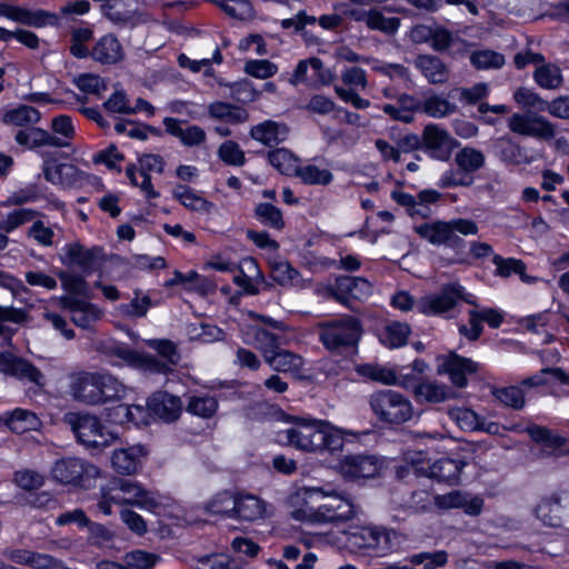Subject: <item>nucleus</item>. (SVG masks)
Here are the masks:
<instances>
[{
  "label": "nucleus",
  "mask_w": 569,
  "mask_h": 569,
  "mask_svg": "<svg viewBox=\"0 0 569 569\" xmlns=\"http://www.w3.org/2000/svg\"><path fill=\"white\" fill-rule=\"evenodd\" d=\"M91 58L101 64H116L124 59L122 46L113 33L102 36L91 50Z\"/></svg>",
  "instance_id": "obj_27"
},
{
  "label": "nucleus",
  "mask_w": 569,
  "mask_h": 569,
  "mask_svg": "<svg viewBox=\"0 0 569 569\" xmlns=\"http://www.w3.org/2000/svg\"><path fill=\"white\" fill-rule=\"evenodd\" d=\"M455 161L463 174L470 176L483 167L485 156L478 149L465 147L457 152Z\"/></svg>",
  "instance_id": "obj_45"
},
{
  "label": "nucleus",
  "mask_w": 569,
  "mask_h": 569,
  "mask_svg": "<svg viewBox=\"0 0 569 569\" xmlns=\"http://www.w3.org/2000/svg\"><path fill=\"white\" fill-rule=\"evenodd\" d=\"M11 377H14L19 380H26L39 387L44 386L43 373L30 361L20 357H17Z\"/></svg>",
  "instance_id": "obj_52"
},
{
  "label": "nucleus",
  "mask_w": 569,
  "mask_h": 569,
  "mask_svg": "<svg viewBox=\"0 0 569 569\" xmlns=\"http://www.w3.org/2000/svg\"><path fill=\"white\" fill-rule=\"evenodd\" d=\"M244 72L257 79H268L278 72V67L267 59H250L244 64Z\"/></svg>",
  "instance_id": "obj_62"
},
{
  "label": "nucleus",
  "mask_w": 569,
  "mask_h": 569,
  "mask_svg": "<svg viewBox=\"0 0 569 569\" xmlns=\"http://www.w3.org/2000/svg\"><path fill=\"white\" fill-rule=\"evenodd\" d=\"M368 402L373 416L383 425L400 426L410 421L415 415L411 400L392 389L375 391Z\"/></svg>",
  "instance_id": "obj_2"
},
{
  "label": "nucleus",
  "mask_w": 569,
  "mask_h": 569,
  "mask_svg": "<svg viewBox=\"0 0 569 569\" xmlns=\"http://www.w3.org/2000/svg\"><path fill=\"white\" fill-rule=\"evenodd\" d=\"M328 291L331 298L355 310L351 299L362 300L369 297L371 284L365 278L341 276L336 279L335 284Z\"/></svg>",
  "instance_id": "obj_15"
},
{
  "label": "nucleus",
  "mask_w": 569,
  "mask_h": 569,
  "mask_svg": "<svg viewBox=\"0 0 569 569\" xmlns=\"http://www.w3.org/2000/svg\"><path fill=\"white\" fill-rule=\"evenodd\" d=\"M12 39L32 50L38 49L40 44V39L33 31L20 28L11 31L0 26V41L9 42Z\"/></svg>",
  "instance_id": "obj_56"
},
{
  "label": "nucleus",
  "mask_w": 569,
  "mask_h": 569,
  "mask_svg": "<svg viewBox=\"0 0 569 569\" xmlns=\"http://www.w3.org/2000/svg\"><path fill=\"white\" fill-rule=\"evenodd\" d=\"M217 154L218 158L227 166L242 167L247 162L244 151L234 140H226L221 142Z\"/></svg>",
  "instance_id": "obj_48"
},
{
  "label": "nucleus",
  "mask_w": 569,
  "mask_h": 569,
  "mask_svg": "<svg viewBox=\"0 0 569 569\" xmlns=\"http://www.w3.org/2000/svg\"><path fill=\"white\" fill-rule=\"evenodd\" d=\"M14 139L19 146L30 150L43 146H51L56 148H66L70 146V142L66 139L59 138L56 136V133H50L49 131L39 127L21 129L16 133Z\"/></svg>",
  "instance_id": "obj_21"
},
{
  "label": "nucleus",
  "mask_w": 569,
  "mask_h": 569,
  "mask_svg": "<svg viewBox=\"0 0 569 569\" xmlns=\"http://www.w3.org/2000/svg\"><path fill=\"white\" fill-rule=\"evenodd\" d=\"M536 83L543 89H555L561 81V74L557 67L541 64L533 72Z\"/></svg>",
  "instance_id": "obj_60"
},
{
  "label": "nucleus",
  "mask_w": 569,
  "mask_h": 569,
  "mask_svg": "<svg viewBox=\"0 0 569 569\" xmlns=\"http://www.w3.org/2000/svg\"><path fill=\"white\" fill-rule=\"evenodd\" d=\"M248 342L261 353L264 361L280 348L279 337L260 327L251 329V338Z\"/></svg>",
  "instance_id": "obj_41"
},
{
  "label": "nucleus",
  "mask_w": 569,
  "mask_h": 569,
  "mask_svg": "<svg viewBox=\"0 0 569 569\" xmlns=\"http://www.w3.org/2000/svg\"><path fill=\"white\" fill-rule=\"evenodd\" d=\"M100 405L119 400L124 397L127 388L117 378L108 373H99Z\"/></svg>",
  "instance_id": "obj_46"
},
{
  "label": "nucleus",
  "mask_w": 569,
  "mask_h": 569,
  "mask_svg": "<svg viewBox=\"0 0 569 569\" xmlns=\"http://www.w3.org/2000/svg\"><path fill=\"white\" fill-rule=\"evenodd\" d=\"M457 111V106L448 99L432 94L425 99L421 104V112L431 118H443Z\"/></svg>",
  "instance_id": "obj_47"
},
{
  "label": "nucleus",
  "mask_w": 569,
  "mask_h": 569,
  "mask_svg": "<svg viewBox=\"0 0 569 569\" xmlns=\"http://www.w3.org/2000/svg\"><path fill=\"white\" fill-rule=\"evenodd\" d=\"M347 541L353 548L371 549L381 557L399 547L397 532L371 526L351 529L347 532Z\"/></svg>",
  "instance_id": "obj_5"
},
{
  "label": "nucleus",
  "mask_w": 569,
  "mask_h": 569,
  "mask_svg": "<svg viewBox=\"0 0 569 569\" xmlns=\"http://www.w3.org/2000/svg\"><path fill=\"white\" fill-rule=\"evenodd\" d=\"M361 335V322L352 316H343L319 326L320 341L329 351L337 353L355 348Z\"/></svg>",
  "instance_id": "obj_3"
},
{
  "label": "nucleus",
  "mask_w": 569,
  "mask_h": 569,
  "mask_svg": "<svg viewBox=\"0 0 569 569\" xmlns=\"http://www.w3.org/2000/svg\"><path fill=\"white\" fill-rule=\"evenodd\" d=\"M513 99L516 103L522 108L535 109L537 111H546L548 108V101L526 87L518 88L513 93Z\"/></svg>",
  "instance_id": "obj_59"
},
{
  "label": "nucleus",
  "mask_w": 569,
  "mask_h": 569,
  "mask_svg": "<svg viewBox=\"0 0 569 569\" xmlns=\"http://www.w3.org/2000/svg\"><path fill=\"white\" fill-rule=\"evenodd\" d=\"M256 218L264 226L281 230L284 227L282 211L272 203L261 202L254 208Z\"/></svg>",
  "instance_id": "obj_49"
},
{
  "label": "nucleus",
  "mask_w": 569,
  "mask_h": 569,
  "mask_svg": "<svg viewBox=\"0 0 569 569\" xmlns=\"http://www.w3.org/2000/svg\"><path fill=\"white\" fill-rule=\"evenodd\" d=\"M470 62L477 70L499 69L505 64V56L490 49L476 50L470 56Z\"/></svg>",
  "instance_id": "obj_51"
},
{
  "label": "nucleus",
  "mask_w": 569,
  "mask_h": 569,
  "mask_svg": "<svg viewBox=\"0 0 569 569\" xmlns=\"http://www.w3.org/2000/svg\"><path fill=\"white\" fill-rule=\"evenodd\" d=\"M182 286L188 291H193L199 296H209L216 291V282L204 276L199 274L194 270L182 273L179 270L173 271V277L166 281L164 287L171 288L173 286Z\"/></svg>",
  "instance_id": "obj_22"
},
{
  "label": "nucleus",
  "mask_w": 569,
  "mask_h": 569,
  "mask_svg": "<svg viewBox=\"0 0 569 569\" xmlns=\"http://www.w3.org/2000/svg\"><path fill=\"white\" fill-rule=\"evenodd\" d=\"M416 232L433 246L445 244L451 249H463L466 241L459 234H477L478 226L471 219L457 218L450 221L423 222L416 227Z\"/></svg>",
  "instance_id": "obj_1"
},
{
  "label": "nucleus",
  "mask_w": 569,
  "mask_h": 569,
  "mask_svg": "<svg viewBox=\"0 0 569 569\" xmlns=\"http://www.w3.org/2000/svg\"><path fill=\"white\" fill-rule=\"evenodd\" d=\"M459 300L476 305L465 295L463 288L459 283H448L441 288L439 293L422 297L417 302V308L425 315H441L453 309Z\"/></svg>",
  "instance_id": "obj_9"
},
{
  "label": "nucleus",
  "mask_w": 569,
  "mask_h": 569,
  "mask_svg": "<svg viewBox=\"0 0 569 569\" xmlns=\"http://www.w3.org/2000/svg\"><path fill=\"white\" fill-rule=\"evenodd\" d=\"M382 462L370 455H348L339 463L340 475L348 480L375 478L380 473Z\"/></svg>",
  "instance_id": "obj_16"
},
{
  "label": "nucleus",
  "mask_w": 569,
  "mask_h": 569,
  "mask_svg": "<svg viewBox=\"0 0 569 569\" xmlns=\"http://www.w3.org/2000/svg\"><path fill=\"white\" fill-rule=\"evenodd\" d=\"M103 109L109 113L134 114L129 103V97L123 89L114 90L102 103Z\"/></svg>",
  "instance_id": "obj_61"
},
{
  "label": "nucleus",
  "mask_w": 569,
  "mask_h": 569,
  "mask_svg": "<svg viewBox=\"0 0 569 569\" xmlns=\"http://www.w3.org/2000/svg\"><path fill=\"white\" fill-rule=\"evenodd\" d=\"M61 259L72 271L87 276L93 272H109L108 263L119 261L120 257L111 254L107 259L101 251H67Z\"/></svg>",
  "instance_id": "obj_14"
},
{
  "label": "nucleus",
  "mask_w": 569,
  "mask_h": 569,
  "mask_svg": "<svg viewBox=\"0 0 569 569\" xmlns=\"http://www.w3.org/2000/svg\"><path fill=\"white\" fill-rule=\"evenodd\" d=\"M39 212L34 209L20 208L9 212L7 217L0 222V229L6 232H11L21 224L30 222L36 218Z\"/></svg>",
  "instance_id": "obj_58"
},
{
  "label": "nucleus",
  "mask_w": 569,
  "mask_h": 569,
  "mask_svg": "<svg viewBox=\"0 0 569 569\" xmlns=\"http://www.w3.org/2000/svg\"><path fill=\"white\" fill-rule=\"evenodd\" d=\"M410 327L402 322H391L385 327L381 342L390 348H399L407 343Z\"/></svg>",
  "instance_id": "obj_50"
},
{
  "label": "nucleus",
  "mask_w": 569,
  "mask_h": 569,
  "mask_svg": "<svg viewBox=\"0 0 569 569\" xmlns=\"http://www.w3.org/2000/svg\"><path fill=\"white\" fill-rule=\"evenodd\" d=\"M217 6L228 17L244 21L250 20L254 16V9L249 0H206Z\"/></svg>",
  "instance_id": "obj_40"
},
{
  "label": "nucleus",
  "mask_w": 569,
  "mask_h": 569,
  "mask_svg": "<svg viewBox=\"0 0 569 569\" xmlns=\"http://www.w3.org/2000/svg\"><path fill=\"white\" fill-rule=\"evenodd\" d=\"M293 177L308 186H328L333 181V174L328 169H320L316 164L298 166Z\"/></svg>",
  "instance_id": "obj_44"
},
{
  "label": "nucleus",
  "mask_w": 569,
  "mask_h": 569,
  "mask_svg": "<svg viewBox=\"0 0 569 569\" xmlns=\"http://www.w3.org/2000/svg\"><path fill=\"white\" fill-rule=\"evenodd\" d=\"M268 163L273 167L279 173L293 177L299 164L300 159L287 148L274 147L266 152Z\"/></svg>",
  "instance_id": "obj_37"
},
{
  "label": "nucleus",
  "mask_w": 569,
  "mask_h": 569,
  "mask_svg": "<svg viewBox=\"0 0 569 569\" xmlns=\"http://www.w3.org/2000/svg\"><path fill=\"white\" fill-rule=\"evenodd\" d=\"M493 396L498 401L513 409H521L525 406L523 392L516 386L496 389Z\"/></svg>",
  "instance_id": "obj_64"
},
{
  "label": "nucleus",
  "mask_w": 569,
  "mask_h": 569,
  "mask_svg": "<svg viewBox=\"0 0 569 569\" xmlns=\"http://www.w3.org/2000/svg\"><path fill=\"white\" fill-rule=\"evenodd\" d=\"M218 402L213 397L190 398L187 411L201 418H210L217 411Z\"/></svg>",
  "instance_id": "obj_63"
},
{
  "label": "nucleus",
  "mask_w": 569,
  "mask_h": 569,
  "mask_svg": "<svg viewBox=\"0 0 569 569\" xmlns=\"http://www.w3.org/2000/svg\"><path fill=\"white\" fill-rule=\"evenodd\" d=\"M147 405L150 412L164 422L176 421L182 411L180 398L166 391L154 392Z\"/></svg>",
  "instance_id": "obj_19"
},
{
  "label": "nucleus",
  "mask_w": 569,
  "mask_h": 569,
  "mask_svg": "<svg viewBox=\"0 0 569 569\" xmlns=\"http://www.w3.org/2000/svg\"><path fill=\"white\" fill-rule=\"evenodd\" d=\"M40 111L28 104H20L17 108L8 109L2 114V122L6 124H13L23 127L27 124H34L40 120Z\"/></svg>",
  "instance_id": "obj_42"
},
{
  "label": "nucleus",
  "mask_w": 569,
  "mask_h": 569,
  "mask_svg": "<svg viewBox=\"0 0 569 569\" xmlns=\"http://www.w3.org/2000/svg\"><path fill=\"white\" fill-rule=\"evenodd\" d=\"M466 465L467 462L462 459L443 457L435 461L429 467L428 476L439 482L455 486L458 485L461 470L466 467Z\"/></svg>",
  "instance_id": "obj_29"
},
{
  "label": "nucleus",
  "mask_w": 569,
  "mask_h": 569,
  "mask_svg": "<svg viewBox=\"0 0 569 569\" xmlns=\"http://www.w3.org/2000/svg\"><path fill=\"white\" fill-rule=\"evenodd\" d=\"M289 131L287 123L267 119L251 126L249 136L252 140L272 149L288 139Z\"/></svg>",
  "instance_id": "obj_18"
},
{
  "label": "nucleus",
  "mask_w": 569,
  "mask_h": 569,
  "mask_svg": "<svg viewBox=\"0 0 569 569\" xmlns=\"http://www.w3.org/2000/svg\"><path fill=\"white\" fill-rule=\"evenodd\" d=\"M62 306L71 313L72 322L83 329L90 328L103 315L96 305L73 297L62 298Z\"/></svg>",
  "instance_id": "obj_20"
},
{
  "label": "nucleus",
  "mask_w": 569,
  "mask_h": 569,
  "mask_svg": "<svg viewBox=\"0 0 569 569\" xmlns=\"http://www.w3.org/2000/svg\"><path fill=\"white\" fill-rule=\"evenodd\" d=\"M237 507L236 497L228 492L222 491L216 495L207 505L206 510L224 517H234V508Z\"/></svg>",
  "instance_id": "obj_53"
},
{
  "label": "nucleus",
  "mask_w": 569,
  "mask_h": 569,
  "mask_svg": "<svg viewBox=\"0 0 569 569\" xmlns=\"http://www.w3.org/2000/svg\"><path fill=\"white\" fill-rule=\"evenodd\" d=\"M42 172L48 182L74 189L81 188L90 178L89 173L76 164L59 163L57 157L51 154L43 159Z\"/></svg>",
  "instance_id": "obj_8"
},
{
  "label": "nucleus",
  "mask_w": 569,
  "mask_h": 569,
  "mask_svg": "<svg viewBox=\"0 0 569 569\" xmlns=\"http://www.w3.org/2000/svg\"><path fill=\"white\" fill-rule=\"evenodd\" d=\"M413 393L419 402L429 403H439L456 397L451 388L430 380L417 383Z\"/></svg>",
  "instance_id": "obj_32"
},
{
  "label": "nucleus",
  "mask_w": 569,
  "mask_h": 569,
  "mask_svg": "<svg viewBox=\"0 0 569 569\" xmlns=\"http://www.w3.org/2000/svg\"><path fill=\"white\" fill-rule=\"evenodd\" d=\"M266 363L277 372L299 375L305 361L301 356L280 347L270 357H267Z\"/></svg>",
  "instance_id": "obj_33"
},
{
  "label": "nucleus",
  "mask_w": 569,
  "mask_h": 569,
  "mask_svg": "<svg viewBox=\"0 0 569 569\" xmlns=\"http://www.w3.org/2000/svg\"><path fill=\"white\" fill-rule=\"evenodd\" d=\"M119 491L124 496L126 503L137 505L147 508H154L158 506L157 501L150 493L144 490L139 483L131 480L117 481Z\"/></svg>",
  "instance_id": "obj_39"
},
{
  "label": "nucleus",
  "mask_w": 569,
  "mask_h": 569,
  "mask_svg": "<svg viewBox=\"0 0 569 569\" xmlns=\"http://www.w3.org/2000/svg\"><path fill=\"white\" fill-rule=\"evenodd\" d=\"M309 67L320 77L322 83L328 84L331 81L332 73L329 70H325L323 61L318 57H312L307 60H300L297 63L292 74L295 82L303 83L307 81Z\"/></svg>",
  "instance_id": "obj_43"
},
{
  "label": "nucleus",
  "mask_w": 569,
  "mask_h": 569,
  "mask_svg": "<svg viewBox=\"0 0 569 569\" xmlns=\"http://www.w3.org/2000/svg\"><path fill=\"white\" fill-rule=\"evenodd\" d=\"M441 370L449 375L451 382L456 387L463 388L468 383L467 375L477 372L478 363L451 352L441 367H439V371Z\"/></svg>",
  "instance_id": "obj_26"
},
{
  "label": "nucleus",
  "mask_w": 569,
  "mask_h": 569,
  "mask_svg": "<svg viewBox=\"0 0 569 569\" xmlns=\"http://www.w3.org/2000/svg\"><path fill=\"white\" fill-rule=\"evenodd\" d=\"M99 475V469L78 458H62L51 468L53 480L62 485L86 487V482Z\"/></svg>",
  "instance_id": "obj_7"
},
{
  "label": "nucleus",
  "mask_w": 569,
  "mask_h": 569,
  "mask_svg": "<svg viewBox=\"0 0 569 569\" xmlns=\"http://www.w3.org/2000/svg\"><path fill=\"white\" fill-rule=\"evenodd\" d=\"M320 426H322V428L317 453H322L325 451L329 453H336L342 451L345 446V437L347 435H351V432L338 428L327 420H323V423Z\"/></svg>",
  "instance_id": "obj_34"
},
{
  "label": "nucleus",
  "mask_w": 569,
  "mask_h": 569,
  "mask_svg": "<svg viewBox=\"0 0 569 569\" xmlns=\"http://www.w3.org/2000/svg\"><path fill=\"white\" fill-rule=\"evenodd\" d=\"M151 305V298L148 295H142L140 290H136L132 300L129 303L121 305L119 310L124 317L141 318L147 315Z\"/></svg>",
  "instance_id": "obj_54"
},
{
  "label": "nucleus",
  "mask_w": 569,
  "mask_h": 569,
  "mask_svg": "<svg viewBox=\"0 0 569 569\" xmlns=\"http://www.w3.org/2000/svg\"><path fill=\"white\" fill-rule=\"evenodd\" d=\"M172 196L181 206L190 211L208 213L213 207L211 201L197 194L188 184H177L172 190Z\"/></svg>",
  "instance_id": "obj_36"
},
{
  "label": "nucleus",
  "mask_w": 569,
  "mask_h": 569,
  "mask_svg": "<svg viewBox=\"0 0 569 569\" xmlns=\"http://www.w3.org/2000/svg\"><path fill=\"white\" fill-rule=\"evenodd\" d=\"M331 499L328 502L321 503L311 513V519L317 522H335L348 521L353 519L358 513V506L353 499L348 495H337L335 492L329 495Z\"/></svg>",
  "instance_id": "obj_12"
},
{
  "label": "nucleus",
  "mask_w": 569,
  "mask_h": 569,
  "mask_svg": "<svg viewBox=\"0 0 569 569\" xmlns=\"http://www.w3.org/2000/svg\"><path fill=\"white\" fill-rule=\"evenodd\" d=\"M415 66L427 78L429 83L438 84L448 80L449 70L446 63L433 54H419Z\"/></svg>",
  "instance_id": "obj_30"
},
{
  "label": "nucleus",
  "mask_w": 569,
  "mask_h": 569,
  "mask_svg": "<svg viewBox=\"0 0 569 569\" xmlns=\"http://www.w3.org/2000/svg\"><path fill=\"white\" fill-rule=\"evenodd\" d=\"M449 417L465 431H478L480 417L469 408H452L448 411Z\"/></svg>",
  "instance_id": "obj_57"
},
{
  "label": "nucleus",
  "mask_w": 569,
  "mask_h": 569,
  "mask_svg": "<svg viewBox=\"0 0 569 569\" xmlns=\"http://www.w3.org/2000/svg\"><path fill=\"white\" fill-rule=\"evenodd\" d=\"M0 17L33 28L59 24V16L43 9L31 10L18 4L0 2Z\"/></svg>",
  "instance_id": "obj_13"
},
{
  "label": "nucleus",
  "mask_w": 569,
  "mask_h": 569,
  "mask_svg": "<svg viewBox=\"0 0 569 569\" xmlns=\"http://www.w3.org/2000/svg\"><path fill=\"white\" fill-rule=\"evenodd\" d=\"M561 498L557 493L543 497L536 506L533 513L545 526L558 528L561 526Z\"/></svg>",
  "instance_id": "obj_35"
},
{
  "label": "nucleus",
  "mask_w": 569,
  "mask_h": 569,
  "mask_svg": "<svg viewBox=\"0 0 569 569\" xmlns=\"http://www.w3.org/2000/svg\"><path fill=\"white\" fill-rule=\"evenodd\" d=\"M508 127L513 133L540 140L548 141L556 137V126L537 112L513 113Z\"/></svg>",
  "instance_id": "obj_10"
},
{
  "label": "nucleus",
  "mask_w": 569,
  "mask_h": 569,
  "mask_svg": "<svg viewBox=\"0 0 569 569\" xmlns=\"http://www.w3.org/2000/svg\"><path fill=\"white\" fill-rule=\"evenodd\" d=\"M184 121L173 118L164 117L163 126L168 134L178 138L184 147L200 146L207 140L206 131L197 124H190L186 129L181 127Z\"/></svg>",
  "instance_id": "obj_24"
},
{
  "label": "nucleus",
  "mask_w": 569,
  "mask_h": 569,
  "mask_svg": "<svg viewBox=\"0 0 569 569\" xmlns=\"http://www.w3.org/2000/svg\"><path fill=\"white\" fill-rule=\"evenodd\" d=\"M64 422L70 426L78 441L88 448H103L113 440V436L96 416L69 412L64 416Z\"/></svg>",
  "instance_id": "obj_6"
},
{
  "label": "nucleus",
  "mask_w": 569,
  "mask_h": 569,
  "mask_svg": "<svg viewBox=\"0 0 569 569\" xmlns=\"http://www.w3.org/2000/svg\"><path fill=\"white\" fill-rule=\"evenodd\" d=\"M99 372H80L71 378L70 393L79 402L100 405Z\"/></svg>",
  "instance_id": "obj_17"
},
{
  "label": "nucleus",
  "mask_w": 569,
  "mask_h": 569,
  "mask_svg": "<svg viewBox=\"0 0 569 569\" xmlns=\"http://www.w3.org/2000/svg\"><path fill=\"white\" fill-rule=\"evenodd\" d=\"M449 555L445 550H437L432 552H419L412 555L409 561L416 566H422L423 569H438L448 563Z\"/></svg>",
  "instance_id": "obj_55"
},
{
  "label": "nucleus",
  "mask_w": 569,
  "mask_h": 569,
  "mask_svg": "<svg viewBox=\"0 0 569 569\" xmlns=\"http://www.w3.org/2000/svg\"><path fill=\"white\" fill-rule=\"evenodd\" d=\"M292 427L278 432V441L303 452H318L323 420L289 417Z\"/></svg>",
  "instance_id": "obj_4"
},
{
  "label": "nucleus",
  "mask_w": 569,
  "mask_h": 569,
  "mask_svg": "<svg viewBox=\"0 0 569 569\" xmlns=\"http://www.w3.org/2000/svg\"><path fill=\"white\" fill-rule=\"evenodd\" d=\"M526 432L535 442L550 448L552 455L557 457L569 455V439L552 432L550 429L532 425L526 429Z\"/></svg>",
  "instance_id": "obj_28"
},
{
  "label": "nucleus",
  "mask_w": 569,
  "mask_h": 569,
  "mask_svg": "<svg viewBox=\"0 0 569 569\" xmlns=\"http://www.w3.org/2000/svg\"><path fill=\"white\" fill-rule=\"evenodd\" d=\"M0 421L16 433H24L30 430H37L41 425L34 412L21 408L6 412L0 417Z\"/></svg>",
  "instance_id": "obj_31"
},
{
  "label": "nucleus",
  "mask_w": 569,
  "mask_h": 569,
  "mask_svg": "<svg viewBox=\"0 0 569 569\" xmlns=\"http://www.w3.org/2000/svg\"><path fill=\"white\" fill-rule=\"evenodd\" d=\"M146 455L147 451L141 445L114 450L111 457L112 467L121 475H133L141 467Z\"/></svg>",
  "instance_id": "obj_25"
},
{
  "label": "nucleus",
  "mask_w": 569,
  "mask_h": 569,
  "mask_svg": "<svg viewBox=\"0 0 569 569\" xmlns=\"http://www.w3.org/2000/svg\"><path fill=\"white\" fill-rule=\"evenodd\" d=\"M422 151L431 159L446 162L459 142L438 124H427L423 128Z\"/></svg>",
  "instance_id": "obj_11"
},
{
  "label": "nucleus",
  "mask_w": 569,
  "mask_h": 569,
  "mask_svg": "<svg viewBox=\"0 0 569 569\" xmlns=\"http://www.w3.org/2000/svg\"><path fill=\"white\" fill-rule=\"evenodd\" d=\"M237 507L234 508V517L246 520L256 521L263 518L266 513V505L258 497L252 495H240L236 497Z\"/></svg>",
  "instance_id": "obj_38"
},
{
  "label": "nucleus",
  "mask_w": 569,
  "mask_h": 569,
  "mask_svg": "<svg viewBox=\"0 0 569 569\" xmlns=\"http://www.w3.org/2000/svg\"><path fill=\"white\" fill-rule=\"evenodd\" d=\"M492 149L495 156L506 166L516 167L531 162L526 148L511 137L503 136L498 138L495 141Z\"/></svg>",
  "instance_id": "obj_23"
}]
</instances>
